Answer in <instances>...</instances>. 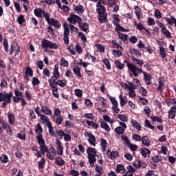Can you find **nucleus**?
I'll use <instances>...</instances> for the list:
<instances>
[{
	"mask_svg": "<svg viewBox=\"0 0 176 176\" xmlns=\"http://www.w3.org/2000/svg\"><path fill=\"white\" fill-rule=\"evenodd\" d=\"M73 10L77 13V14H83L85 10L83 9V6L78 5L73 6Z\"/></svg>",
	"mask_w": 176,
	"mask_h": 176,
	"instance_id": "obj_14",
	"label": "nucleus"
},
{
	"mask_svg": "<svg viewBox=\"0 0 176 176\" xmlns=\"http://www.w3.org/2000/svg\"><path fill=\"white\" fill-rule=\"evenodd\" d=\"M116 173L117 174H124L126 168L122 164H118L116 167Z\"/></svg>",
	"mask_w": 176,
	"mask_h": 176,
	"instance_id": "obj_18",
	"label": "nucleus"
},
{
	"mask_svg": "<svg viewBox=\"0 0 176 176\" xmlns=\"http://www.w3.org/2000/svg\"><path fill=\"white\" fill-rule=\"evenodd\" d=\"M7 118L8 123H10V124H14V122H16V116H14V114H13V113L8 112L7 114Z\"/></svg>",
	"mask_w": 176,
	"mask_h": 176,
	"instance_id": "obj_17",
	"label": "nucleus"
},
{
	"mask_svg": "<svg viewBox=\"0 0 176 176\" xmlns=\"http://www.w3.org/2000/svg\"><path fill=\"white\" fill-rule=\"evenodd\" d=\"M34 127V131L36 133L37 135H42V133H43V129L42 128V126H41V124H37Z\"/></svg>",
	"mask_w": 176,
	"mask_h": 176,
	"instance_id": "obj_26",
	"label": "nucleus"
},
{
	"mask_svg": "<svg viewBox=\"0 0 176 176\" xmlns=\"http://www.w3.org/2000/svg\"><path fill=\"white\" fill-rule=\"evenodd\" d=\"M63 28H64V35H69V25L67 24V23H64Z\"/></svg>",
	"mask_w": 176,
	"mask_h": 176,
	"instance_id": "obj_45",
	"label": "nucleus"
},
{
	"mask_svg": "<svg viewBox=\"0 0 176 176\" xmlns=\"http://www.w3.org/2000/svg\"><path fill=\"white\" fill-rule=\"evenodd\" d=\"M80 28L82 29V31L84 32H87L89 31V25L87 23H79Z\"/></svg>",
	"mask_w": 176,
	"mask_h": 176,
	"instance_id": "obj_36",
	"label": "nucleus"
},
{
	"mask_svg": "<svg viewBox=\"0 0 176 176\" xmlns=\"http://www.w3.org/2000/svg\"><path fill=\"white\" fill-rule=\"evenodd\" d=\"M86 124H87L88 127H91V129H95L96 130H97V129L100 127V125H98V124H97L96 122H94L93 120H87Z\"/></svg>",
	"mask_w": 176,
	"mask_h": 176,
	"instance_id": "obj_19",
	"label": "nucleus"
},
{
	"mask_svg": "<svg viewBox=\"0 0 176 176\" xmlns=\"http://www.w3.org/2000/svg\"><path fill=\"white\" fill-rule=\"evenodd\" d=\"M102 3H103V5H105V2L104 1H99L97 3L96 12H98V14L100 23H105V21H107V12H105V7H104V6H102Z\"/></svg>",
	"mask_w": 176,
	"mask_h": 176,
	"instance_id": "obj_2",
	"label": "nucleus"
},
{
	"mask_svg": "<svg viewBox=\"0 0 176 176\" xmlns=\"http://www.w3.org/2000/svg\"><path fill=\"white\" fill-rule=\"evenodd\" d=\"M100 127L105 130V131H111V127L104 121L100 122Z\"/></svg>",
	"mask_w": 176,
	"mask_h": 176,
	"instance_id": "obj_35",
	"label": "nucleus"
},
{
	"mask_svg": "<svg viewBox=\"0 0 176 176\" xmlns=\"http://www.w3.org/2000/svg\"><path fill=\"white\" fill-rule=\"evenodd\" d=\"M131 124L132 127H133V129H135L136 130H138V131H141L142 126H141V124L138 122H137V120L131 119Z\"/></svg>",
	"mask_w": 176,
	"mask_h": 176,
	"instance_id": "obj_15",
	"label": "nucleus"
},
{
	"mask_svg": "<svg viewBox=\"0 0 176 176\" xmlns=\"http://www.w3.org/2000/svg\"><path fill=\"white\" fill-rule=\"evenodd\" d=\"M122 52H123V47H120V49H118V50H113L112 54L114 57H120L122 56Z\"/></svg>",
	"mask_w": 176,
	"mask_h": 176,
	"instance_id": "obj_28",
	"label": "nucleus"
},
{
	"mask_svg": "<svg viewBox=\"0 0 176 176\" xmlns=\"http://www.w3.org/2000/svg\"><path fill=\"white\" fill-rule=\"evenodd\" d=\"M118 97L120 98V104L121 107H124V105L127 104V98L126 96H123L122 94H120Z\"/></svg>",
	"mask_w": 176,
	"mask_h": 176,
	"instance_id": "obj_25",
	"label": "nucleus"
},
{
	"mask_svg": "<svg viewBox=\"0 0 176 176\" xmlns=\"http://www.w3.org/2000/svg\"><path fill=\"white\" fill-rule=\"evenodd\" d=\"M141 141L142 144L145 146H149L151 145V141L146 136H143Z\"/></svg>",
	"mask_w": 176,
	"mask_h": 176,
	"instance_id": "obj_33",
	"label": "nucleus"
},
{
	"mask_svg": "<svg viewBox=\"0 0 176 176\" xmlns=\"http://www.w3.org/2000/svg\"><path fill=\"white\" fill-rule=\"evenodd\" d=\"M141 155L143 157H148V155H151V151L146 148H141Z\"/></svg>",
	"mask_w": 176,
	"mask_h": 176,
	"instance_id": "obj_31",
	"label": "nucleus"
},
{
	"mask_svg": "<svg viewBox=\"0 0 176 176\" xmlns=\"http://www.w3.org/2000/svg\"><path fill=\"white\" fill-rule=\"evenodd\" d=\"M107 155L109 159H111V160H115V158L119 156V152H118L117 151L108 150L107 152Z\"/></svg>",
	"mask_w": 176,
	"mask_h": 176,
	"instance_id": "obj_12",
	"label": "nucleus"
},
{
	"mask_svg": "<svg viewBox=\"0 0 176 176\" xmlns=\"http://www.w3.org/2000/svg\"><path fill=\"white\" fill-rule=\"evenodd\" d=\"M102 61L103 64L106 65L107 69H111V63H109V60H108V58H103Z\"/></svg>",
	"mask_w": 176,
	"mask_h": 176,
	"instance_id": "obj_50",
	"label": "nucleus"
},
{
	"mask_svg": "<svg viewBox=\"0 0 176 176\" xmlns=\"http://www.w3.org/2000/svg\"><path fill=\"white\" fill-rule=\"evenodd\" d=\"M84 118H85L86 119H89V120H94V116L90 113H85L84 115Z\"/></svg>",
	"mask_w": 176,
	"mask_h": 176,
	"instance_id": "obj_61",
	"label": "nucleus"
},
{
	"mask_svg": "<svg viewBox=\"0 0 176 176\" xmlns=\"http://www.w3.org/2000/svg\"><path fill=\"white\" fill-rule=\"evenodd\" d=\"M103 119L104 121L107 122V123H110L111 125L113 124V120L109 117V116H103Z\"/></svg>",
	"mask_w": 176,
	"mask_h": 176,
	"instance_id": "obj_49",
	"label": "nucleus"
},
{
	"mask_svg": "<svg viewBox=\"0 0 176 176\" xmlns=\"http://www.w3.org/2000/svg\"><path fill=\"white\" fill-rule=\"evenodd\" d=\"M0 160L2 162V163H8L9 162V158L8 157V155H2L0 157Z\"/></svg>",
	"mask_w": 176,
	"mask_h": 176,
	"instance_id": "obj_53",
	"label": "nucleus"
},
{
	"mask_svg": "<svg viewBox=\"0 0 176 176\" xmlns=\"http://www.w3.org/2000/svg\"><path fill=\"white\" fill-rule=\"evenodd\" d=\"M28 76H30V78H32V76H34V72L31 69V68H27L25 72V79H26L27 80H30V77Z\"/></svg>",
	"mask_w": 176,
	"mask_h": 176,
	"instance_id": "obj_20",
	"label": "nucleus"
},
{
	"mask_svg": "<svg viewBox=\"0 0 176 176\" xmlns=\"http://www.w3.org/2000/svg\"><path fill=\"white\" fill-rule=\"evenodd\" d=\"M110 101L113 105L112 109L115 111V112L118 113L120 109H119V103L118 102V100H116V98L110 96Z\"/></svg>",
	"mask_w": 176,
	"mask_h": 176,
	"instance_id": "obj_10",
	"label": "nucleus"
},
{
	"mask_svg": "<svg viewBox=\"0 0 176 176\" xmlns=\"http://www.w3.org/2000/svg\"><path fill=\"white\" fill-rule=\"evenodd\" d=\"M100 144L102 152H105V151H107V146H108V143H107V140H105V139H101Z\"/></svg>",
	"mask_w": 176,
	"mask_h": 176,
	"instance_id": "obj_37",
	"label": "nucleus"
},
{
	"mask_svg": "<svg viewBox=\"0 0 176 176\" xmlns=\"http://www.w3.org/2000/svg\"><path fill=\"white\" fill-rule=\"evenodd\" d=\"M45 164H46V162L43 158H41V160L39 162H38V166L39 168H43V166H45Z\"/></svg>",
	"mask_w": 176,
	"mask_h": 176,
	"instance_id": "obj_57",
	"label": "nucleus"
},
{
	"mask_svg": "<svg viewBox=\"0 0 176 176\" xmlns=\"http://www.w3.org/2000/svg\"><path fill=\"white\" fill-rule=\"evenodd\" d=\"M41 112L43 113H45V115H49L50 116H52V109H50L46 106H43V105L41 106Z\"/></svg>",
	"mask_w": 176,
	"mask_h": 176,
	"instance_id": "obj_23",
	"label": "nucleus"
},
{
	"mask_svg": "<svg viewBox=\"0 0 176 176\" xmlns=\"http://www.w3.org/2000/svg\"><path fill=\"white\" fill-rule=\"evenodd\" d=\"M55 145L56 146V153L59 155V156H63L64 153V148L63 147V144L60 140L56 139Z\"/></svg>",
	"mask_w": 176,
	"mask_h": 176,
	"instance_id": "obj_6",
	"label": "nucleus"
},
{
	"mask_svg": "<svg viewBox=\"0 0 176 176\" xmlns=\"http://www.w3.org/2000/svg\"><path fill=\"white\" fill-rule=\"evenodd\" d=\"M112 19H113V23L114 25L119 24V23L120 22V19L119 18V15L118 14H113Z\"/></svg>",
	"mask_w": 176,
	"mask_h": 176,
	"instance_id": "obj_42",
	"label": "nucleus"
},
{
	"mask_svg": "<svg viewBox=\"0 0 176 176\" xmlns=\"http://www.w3.org/2000/svg\"><path fill=\"white\" fill-rule=\"evenodd\" d=\"M55 161H56L57 166H60V167L64 166V164H65V161H64V160H63V158H61L60 157H57L55 159Z\"/></svg>",
	"mask_w": 176,
	"mask_h": 176,
	"instance_id": "obj_38",
	"label": "nucleus"
},
{
	"mask_svg": "<svg viewBox=\"0 0 176 176\" xmlns=\"http://www.w3.org/2000/svg\"><path fill=\"white\" fill-rule=\"evenodd\" d=\"M151 119L153 122H159V123H162L163 122V120L160 118L155 116H152L151 117Z\"/></svg>",
	"mask_w": 176,
	"mask_h": 176,
	"instance_id": "obj_55",
	"label": "nucleus"
},
{
	"mask_svg": "<svg viewBox=\"0 0 176 176\" xmlns=\"http://www.w3.org/2000/svg\"><path fill=\"white\" fill-rule=\"evenodd\" d=\"M69 174L72 176H79V171L76 170L75 169H72L69 170Z\"/></svg>",
	"mask_w": 176,
	"mask_h": 176,
	"instance_id": "obj_62",
	"label": "nucleus"
},
{
	"mask_svg": "<svg viewBox=\"0 0 176 176\" xmlns=\"http://www.w3.org/2000/svg\"><path fill=\"white\" fill-rule=\"evenodd\" d=\"M132 138L133 140H134V141H141L142 140V138H141L139 135L137 134H133L132 135Z\"/></svg>",
	"mask_w": 176,
	"mask_h": 176,
	"instance_id": "obj_64",
	"label": "nucleus"
},
{
	"mask_svg": "<svg viewBox=\"0 0 176 176\" xmlns=\"http://www.w3.org/2000/svg\"><path fill=\"white\" fill-rule=\"evenodd\" d=\"M147 166L148 165L145 162L140 160L138 161V166L137 164H133V167H136L137 168H141V167L143 168H146Z\"/></svg>",
	"mask_w": 176,
	"mask_h": 176,
	"instance_id": "obj_27",
	"label": "nucleus"
},
{
	"mask_svg": "<svg viewBox=\"0 0 176 176\" xmlns=\"http://www.w3.org/2000/svg\"><path fill=\"white\" fill-rule=\"evenodd\" d=\"M60 67H68L69 65V63H68V60H65V58H61L60 60Z\"/></svg>",
	"mask_w": 176,
	"mask_h": 176,
	"instance_id": "obj_43",
	"label": "nucleus"
},
{
	"mask_svg": "<svg viewBox=\"0 0 176 176\" xmlns=\"http://www.w3.org/2000/svg\"><path fill=\"white\" fill-rule=\"evenodd\" d=\"M118 38H120L121 41H123V42H126V41L129 39V36L124 34H119Z\"/></svg>",
	"mask_w": 176,
	"mask_h": 176,
	"instance_id": "obj_51",
	"label": "nucleus"
},
{
	"mask_svg": "<svg viewBox=\"0 0 176 176\" xmlns=\"http://www.w3.org/2000/svg\"><path fill=\"white\" fill-rule=\"evenodd\" d=\"M135 13L138 19H141L142 10L138 6H135Z\"/></svg>",
	"mask_w": 176,
	"mask_h": 176,
	"instance_id": "obj_40",
	"label": "nucleus"
},
{
	"mask_svg": "<svg viewBox=\"0 0 176 176\" xmlns=\"http://www.w3.org/2000/svg\"><path fill=\"white\" fill-rule=\"evenodd\" d=\"M0 124H1L2 129H6V126L9 125L3 118H0Z\"/></svg>",
	"mask_w": 176,
	"mask_h": 176,
	"instance_id": "obj_56",
	"label": "nucleus"
},
{
	"mask_svg": "<svg viewBox=\"0 0 176 176\" xmlns=\"http://www.w3.org/2000/svg\"><path fill=\"white\" fill-rule=\"evenodd\" d=\"M161 32L162 34H163V35H165V36H166L168 39H171V32H170V31L167 30L166 25L162 28Z\"/></svg>",
	"mask_w": 176,
	"mask_h": 176,
	"instance_id": "obj_22",
	"label": "nucleus"
},
{
	"mask_svg": "<svg viewBox=\"0 0 176 176\" xmlns=\"http://www.w3.org/2000/svg\"><path fill=\"white\" fill-rule=\"evenodd\" d=\"M85 137H88V141L90 145L92 146H96V137H94L91 133L85 132Z\"/></svg>",
	"mask_w": 176,
	"mask_h": 176,
	"instance_id": "obj_11",
	"label": "nucleus"
},
{
	"mask_svg": "<svg viewBox=\"0 0 176 176\" xmlns=\"http://www.w3.org/2000/svg\"><path fill=\"white\" fill-rule=\"evenodd\" d=\"M34 13L35 16H36V17L45 19V20H47V19L50 16L49 14L47 12H45V10H42V8L35 9L34 10Z\"/></svg>",
	"mask_w": 176,
	"mask_h": 176,
	"instance_id": "obj_5",
	"label": "nucleus"
},
{
	"mask_svg": "<svg viewBox=\"0 0 176 176\" xmlns=\"http://www.w3.org/2000/svg\"><path fill=\"white\" fill-rule=\"evenodd\" d=\"M154 14H155L156 19H157L158 20L162 19V12H160V10H155Z\"/></svg>",
	"mask_w": 176,
	"mask_h": 176,
	"instance_id": "obj_58",
	"label": "nucleus"
},
{
	"mask_svg": "<svg viewBox=\"0 0 176 176\" xmlns=\"http://www.w3.org/2000/svg\"><path fill=\"white\" fill-rule=\"evenodd\" d=\"M87 153L88 155V160L90 166L94 167V163L97 162V159H96V156H97V151H96V148L89 147L87 149Z\"/></svg>",
	"mask_w": 176,
	"mask_h": 176,
	"instance_id": "obj_3",
	"label": "nucleus"
},
{
	"mask_svg": "<svg viewBox=\"0 0 176 176\" xmlns=\"http://www.w3.org/2000/svg\"><path fill=\"white\" fill-rule=\"evenodd\" d=\"M53 77L57 80L60 78V72H58V65H54V70L53 72Z\"/></svg>",
	"mask_w": 176,
	"mask_h": 176,
	"instance_id": "obj_24",
	"label": "nucleus"
},
{
	"mask_svg": "<svg viewBox=\"0 0 176 176\" xmlns=\"http://www.w3.org/2000/svg\"><path fill=\"white\" fill-rule=\"evenodd\" d=\"M131 60L135 64L139 65V67H142V65H144V60L142 59H137L134 58V56H131Z\"/></svg>",
	"mask_w": 176,
	"mask_h": 176,
	"instance_id": "obj_29",
	"label": "nucleus"
},
{
	"mask_svg": "<svg viewBox=\"0 0 176 176\" xmlns=\"http://www.w3.org/2000/svg\"><path fill=\"white\" fill-rule=\"evenodd\" d=\"M40 151H41L42 155H45V153L49 152V148H47V146H46L45 144H43V145L40 146Z\"/></svg>",
	"mask_w": 176,
	"mask_h": 176,
	"instance_id": "obj_41",
	"label": "nucleus"
},
{
	"mask_svg": "<svg viewBox=\"0 0 176 176\" xmlns=\"http://www.w3.org/2000/svg\"><path fill=\"white\" fill-rule=\"evenodd\" d=\"M42 47L44 49H58V45L52 43L47 39H43L41 41Z\"/></svg>",
	"mask_w": 176,
	"mask_h": 176,
	"instance_id": "obj_4",
	"label": "nucleus"
},
{
	"mask_svg": "<svg viewBox=\"0 0 176 176\" xmlns=\"http://www.w3.org/2000/svg\"><path fill=\"white\" fill-rule=\"evenodd\" d=\"M126 67L130 69L131 72L133 74L135 77L139 76L140 74H143L145 83L147 85H152V76L151 74H146L145 72L142 71V69H140V67L129 63H126Z\"/></svg>",
	"mask_w": 176,
	"mask_h": 176,
	"instance_id": "obj_1",
	"label": "nucleus"
},
{
	"mask_svg": "<svg viewBox=\"0 0 176 176\" xmlns=\"http://www.w3.org/2000/svg\"><path fill=\"white\" fill-rule=\"evenodd\" d=\"M46 21L49 24V25H53L56 28H60L61 27V23H60L58 21L54 20V19H50V15H49L48 18L46 19Z\"/></svg>",
	"mask_w": 176,
	"mask_h": 176,
	"instance_id": "obj_9",
	"label": "nucleus"
},
{
	"mask_svg": "<svg viewBox=\"0 0 176 176\" xmlns=\"http://www.w3.org/2000/svg\"><path fill=\"white\" fill-rule=\"evenodd\" d=\"M126 129H123L122 126H118L115 129V132L117 134H124Z\"/></svg>",
	"mask_w": 176,
	"mask_h": 176,
	"instance_id": "obj_47",
	"label": "nucleus"
},
{
	"mask_svg": "<svg viewBox=\"0 0 176 176\" xmlns=\"http://www.w3.org/2000/svg\"><path fill=\"white\" fill-rule=\"evenodd\" d=\"M32 83L33 86H36L37 85H39V83H41V81H39V79H38V78L33 77Z\"/></svg>",
	"mask_w": 176,
	"mask_h": 176,
	"instance_id": "obj_59",
	"label": "nucleus"
},
{
	"mask_svg": "<svg viewBox=\"0 0 176 176\" xmlns=\"http://www.w3.org/2000/svg\"><path fill=\"white\" fill-rule=\"evenodd\" d=\"M115 64H116L117 68H118L119 69H123V68H124V64H122L119 60H116Z\"/></svg>",
	"mask_w": 176,
	"mask_h": 176,
	"instance_id": "obj_54",
	"label": "nucleus"
},
{
	"mask_svg": "<svg viewBox=\"0 0 176 176\" xmlns=\"http://www.w3.org/2000/svg\"><path fill=\"white\" fill-rule=\"evenodd\" d=\"M56 85H58V86H60V87H65L67 85V80H58L56 82Z\"/></svg>",
	"mask_w": 176,
	"mask_h": 176,
	"instance_id": "obj_46",
	"label": "nucleus"
},
{
	"mask_svg": "<svg viewBox=\"0 0 176 176\" xmlns=\"http://www.w3.org/2000/svg\"><path fill=\"white\" fill-rule=\"evenodd\" d=\"M118 118L121 122H127L129 120V118L123 114H118Z\"/></svg>",
	"mask_w": 176,
	"mask_h": 176,
	"instance_id": "obj_48",
	"label": "nucleus"
},
{
	"mask_svg": "<svg viewBox=\"0 0 176 176\" xmlns=\"http://www.w3.org/2000/svg\"><path fill=\"white\" fill-rule=\"evenodd\" d=\"M74 93H75V96H76V97H82V96L83 94V91L79 89H75Z\"/></svg>",
	"mask_w": 176,
	"mask_h": 176,
	"instance_id": "obj_60",
	"label": "nucleus"
},
{
	"mask_svg": "<svg viewBox=\"0 0 176 176\" xmlns=\"http://www.w3.org/2000/svg\"><path fill=\"white\" fill-rule=\"evenodd\" d=\"M67 21H69L72 24H76V23H80L82 22V19L79 17V16L71 14L70 16L67 19Z\"/></svg>",
	"mask_w": 176,
	"mask_h": 176,
	"instance_id": "obj_7",
	"label": "nucleus"
},
{
	"mask_svg": "<svg viewBox=\"0 0 176 176\" xmlns=\"http://www.w3.org/2000/svg\"><path fill=\"white\" fill-rule=\"evenodd\" d=\"M38 116L40 118V122L41 123H43L45 124H49V123H50V120H49V118L45 114H40Z\"/></svg>",
	"mask_w": 176,
	"mask_h": 176,
	"instance_id": "obj_21",
	"label": "nucleus"
},
{
	"mask_svg": "<svg viewBox=\"0 0 176 176\" xmlns=\"http://www.w3.org/2000/svg\"><path fill=\"white\" fill-rule=\"evenodd\" d=\"M127 146L129 148H130L131 151H132V152H134V151H137V145L135 144H131L129 143Z\"/></svg>",
	"mask_w": 176,
	"mask_h": 176,
	"instance_id": "obj_63",
	"label": "nucleus"
},
{
	"mask_svg": "<svg viewBox=\"0 0 176 176\" xmlns=\"http://www.w3.org/2000/svg\"><path fill=\"white\" fill-rule=\"evenodd\" d=\"M126 89H127V90H129V91L135 90V89H137V85H135L131 82H128Z\"/></svg>",
	"mask_w": 176,
	"mask_h": 176,
	"instance_id": "obj_39",
	"label": "nucleus"
},
{
	"mask_svg": "<svg viewBox=\"0 0 176 176\" xmlns=\"http://www.w3.org/2000/svg\"><path fill=\"white\" fill-rule=\"evenodd\" d=\"M96 100L98 102H101L102 107H108V104H107V100H105V98L98 96L96 98Z\"/></svg>",
	"mask_w": 176,
	"mask_h": 176,
	"instance_id": "obj_30",
	"label": "nucleus"
},
{
	"mask_svg": "<svg viewBox=\"0 0 176 176\" xmlns=\"http://www.w3.org/2000/svg\"><path fill=\"white\" fill-rule=\"evenodd\" d=\"M12 97H13V93H6V92H0V102H2V101H6V100L12 99Z\"/></svg>",
	"mask_w": 176,
	"mask_h": 176,
	"instance_id": "obj_8",
	"label": "nucleus"
},
{
	"mask_svg": "<svg viewBox=\"0 0 176 176\" xmlns=\"http://www.w3.org/2000/svg\"><path fill=\"white\" fill-rule=\"evenodd\" d=\"M73 72L78 76V78H82V74H80V68L79 67H76L73 68Z\"/></svg>",
	"mask_w": 176,
	"mask_h": 176,
	"instance_id": "obj_44",
	"label": "nucleus"
},
{
	"mask_svg": "<svg viewBox=\"0 0 176 176\" xmlns=\"http://www.w3.org/2000/svg\"><path fill=\"white\" fill-rule=\"evenodd\" d=\"M3 129L6 131V133L8 135H13V132L12 131V126H10V124H8L6 128H3Z\"/></svg>",
	"mask_w": 176,
	"mask_h": 176,
	"instance_id": "obj_52",
	"label": "nucleus"
},
{
	"mask_svg": "<svg viewBox=\"0 0 176 176\" xmlns=\"http://www.w3.org/2000/svg\"><path fill=\"white\" fill-rule=\"evenodd\" d=\"M175 116H176V107L175 106H173L172 107H170V110L168 112V119H175Z\"/></svg>",
	"mask_w": 176,
	"mask_h": 176,
	"instance_id": "obj_13",
	"label": "nucleus"
},
{
	"mask_svg": "<svg viewBox=\"0 0 176 176\" xmlns=\"http://www.w3.org/2000/svg\"><path fill=\"white\" fill-rule=\"evenodd\" d=\"M164 20L168 23V24H170V25H173V24H175L176 22V19L174 18V16H170V18L168 17H164Z\"/></svg>",
	"mask_w": 176,
	"mask_h": 176,
	"instance_id": "obj_32",
	"label": "nucleus"
},
{
	"mask_svg": "<svg viewBox=\"0 0 176 176\" xmlns=\"http://www.w3.org/2000/svg\"><path fill=\"white\" fill-rule=\"evenodd\" d=\"M158 53L161 57L164 60V58H166L167 57V50L164 48L163 46L159 47V51Z\"/></svg>",
	"mask_w": 176,
	"mask_h": 176,
	"instance_id": "obj_16",
	"label": "nucleus"
},
{
	"mask_svg": "<svg viewBox=\"0 0 176 176\" xmlns=\"http://www.w3.org/2000/svg\"><path fill=\"white\" fill-rule=\"evenodd\" d=\"M36 140H37V142L38 143V144L40 146L45 144V139H43V135H36Z\"/></svg>",
	"mask_w": 176,
	"mask_h": 176,
	"instance_id": "obj_34",
	"label": "nucleus"
}]
</instances>
